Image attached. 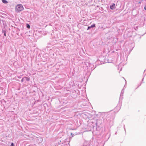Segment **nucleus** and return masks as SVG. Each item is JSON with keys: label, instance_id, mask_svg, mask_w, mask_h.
<instances>
[{"label": "nucleus", "instance_id": "8", "mask_svg": "<svg viewBox=\"0 0 146 146\" xmlns=\"http://www.w3.org/2000/svg\"><path fill=\"white\" fill-rule=\"evenodd\" d=\"M90 28H91V27L90 26L88 27L87 30H88V29H89Z\"/></svg>", "mask_w": 146, "mask_h": 146}, {"label": "nucleus", "instance_id": "2", "mask_svg": "<svg viewBox=\"0 0 146 146\" xmlns=\"http://www.w3.org/2000/svg\"><path fill=\"white\" fill-rule=\"evenodd\" d=\"M115 5L114 3H113L112 5L110 6V9H113L115 7Z\"/></svg>", "mask_w": 146, "mask_h": 146}, {"label": "nucleus", "instance_id": "4", "mask_svg": "<svg viewBox=\"0 0 146 146\" xmlns=\"http://www.w3.org/2000/svg\"><path fill=\"white\" fill-rule=\"evenodd\" d=\"M24 78L27 81H29L30 80V78L27 77H25Z\"/></svg>", "mask_w": 146, "mask_h": 146}, {"label": "nucleus", "instance_id": "3", "mask_svg": "<svg viewBox=\"0 0 146 146\" xmlns=\"http://www.w3.org/2000/svg\"><path fill=\"white\" fill-rule=\"evenodd\" d=\"M1 0L2 1V2L6 4L8 3V1L6 0Z\"/></svg>", "mask_w": 146, "mask_h": 146}, {"label": "nucleus", "instance_id": "5", "mask_svg": "<svg viewBox=\"0 0 146 146\" xmlns=\"http://www.w3.org/2000/svg\"><path fill=\"white\" fill-rule=\"evenodd\" d=\"M27 27L29 29L30 28V26L28 24H27Z\"/></svg>", "mask_w": 146, "mask_h": 146}, {"label": "nucleus", "instance_id": "1", "mask_svg": "<svg viewBox=\"0 0 146 146\" xmlns=\"http://www.w3.org/2000/svg\"><path fill=\"white\" fill-rule=\"evenodd\" d=\"M24 10V8L21 4L17 5L15 7V11L17 13L19 12Z\"/></svg>", "mask_w": 146, "mask_h": 146}, {"label": "nucleus", "instance_id": "7", "mask_svg": "<svg viewBox=\"0 0 146 146\" xmlns=\"http://www.w3.org/2000/svg\"><path fill=\"white\" fill-rule=\"evenodd\" d=\"M11 146H14V144L13 143H11Z\"/></svg>", "mask_w": 146, "mask_h": 146}, {"label": "nucleus", "instance_id": "9", "mask_svg": "<svg viewBox=\"0 0 146 146\" xmlns=\"http://www.w3.org/2000/svg\"><path fill=\"white\" fill-rule=\"evenodd\" d=\"M144 9L145 10H146V5L145 6V7H144Z\"/></svg>", "mask_w": 146, "mask_h": 146}, {"label": "nucleus", "instance_id": "10", "mask_svg": "<svg viewBox=\"0 0 146 146\" xmlns=\"http://www.w3.org/2000/svg\"><path fill=\"white\" fill-rule=\"evenodd\" d=\"M23 78L22 79V80H21V81H22V82H23Z\"/></svg>", "mask_w": 146, "mask_h": 146}, {"label": "nucleus", "instance_id": "11", "mask_svg": "<svg viewBox=\"0 0 146 146\" xmlns=\"http://www.w3.org/2000/svg\"><path fill=\"white\" fill-rule=\"evenodd\" d=\"M4 35H5V36H6V34H5H5H4Z\"/></svg>", "mask_w": 146, "mask_h": 146}, {"label": "nucleus", "instance_id": "6", "mask_svg": "<svg viewBox=\"0 0 146 146\" xmlns=\"http://www.w3.org/2000/svg\"><path fill=\"white\" fill-rule=\"evenodd\" d=\"M90 27H91V28L94 27H95V25L94 24L92 25Z\"/></svg>", "mask_w": 146, "mask_h": 146}]
</instances>
